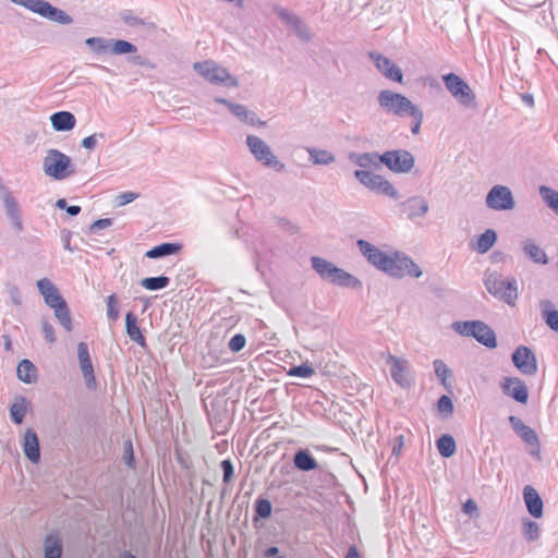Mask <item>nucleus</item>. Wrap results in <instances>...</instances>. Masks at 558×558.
I'll use <instances>...</instances> for the list:
<instances>
[{
	"instance_id": "nucleus-47",
	"label": "nucleus",
	"mask_w": 558,
	"mask_h": 558,
	"mask_svg": "<svg viewBox=\"0 0 558 558\" xmlns=\"http://www.w3.org/2000/svg\"><path fill=\"white\" fill-rule=\"evenodd\" d=\"M522 533L529 542L536 541L539 537V526L530 519H523Z\"/></svg>"
},
{
	"instance_id": "nucleus-57",
	"label": "nucleus",
	"mask_w": 558,
	"mask_h": 558,
	"mask_svg": "<svg viewBox=\"0 0 558 558\" xmlns=\"http://www.w3.org/2000/svg\"><path fill=\"white\" fill-rule=\"evenodd\" d=\"M138 196H140L138 193L123 192V193H121V194L116 196V201H114L116 202V206L121 207V206H124L126 204H130L133 201H135Z\"/></svg>"
},
{
	"instance_id": "nucleus-33",
	"label": "nucleus",
	"mask_w": 558,
	"mask_h": 558,
	"mask_svg": "<svg viewBox=\"0 0 558 558\" xmlns=\"http://www.w3.org/2000/svg\"><path fill=\"white\" fill-rule=\"evenodd\" d=\"M542 316L546 325L554 331H558V311L549 300H542L539 303Z\"/></svg>"
},
{
	"instance_id": "nucleus-61",
	"label": "nucleus",
	"mask_w": 558,
	"mask_h": 558,
	"mask_svg": "<svg viewBox=\"0 0 558 558\" xmlns=\"http://www.w3.org/2000/svg\"><path fill=\"white\" fill-rule=\"evenodd\" d=\"M46 304L52 308H56L57 306L61 305L62 301H65L62 295L59 293L58 289H56V292H51L50 294H47L44 298Z\"/></svg>"
},
{
	"instance_id": "nucleus-12",
	"label": "nucleus",
	"mask_w": 558,
	"mask_h": 558,
	"mask_svg": "<svg viewBox=\"0 0 558 558\" xmlns=\"http://www.w3.org/2000/svg\"><path fill=\"white\" fill-rule=\"evenodd\" d=\"M383 165L393 173H409L415 165V157L407 149L387 150L383 154Z\"/></svg>"
},
{
	"instance_id": "nucleus-2",
	"label": "nucleus",
	"mask_w": 558,
	"mask_h": 558,
	"mask_svg": "<svg viewBox=\"0 0 558 558\" xmlns=\"http://www.w3.org/2000/svg\"><path fill=\"white\" fill-rule=\"evenodd\" d=\"M313 269L319 275L323 280H326L332 284L343 287V288H352V289H361L362 282L356 277L352 276L348 271L342 268L337 267L329 260H326L318 256H313L311 258Z\"/></svg>"
},
{
	"instance_id": "nucleus-8",
	"label": "nucleus",
	"mask_w": 558,
	"mask_h": 558,
	"mask_svg": "<svg viewBox=\"0 0 558 558\" xmlns=\"http://www.w3.org/2000/svg\"><path fill=\"white\" fill-rule=\"evenodd\" d=\"M246 145L258 162L276 171L283 170L284 163L277 158L264 140L256 135H247Z\"/></svg>"
},
{
	"instance_id": "nucleus-16",
	"label": "nucleus",
	"mask_w": 558,
	"mask_h": 558,
	"mask_svg": "<svg viewBox=\"0 0 558 558\" xmlns=\"http://www.w3.org/2000/svg\"><path fill=\"white\" fill-rule=\"evenodd\" d=\"M0 195L5 208V214L11 222V226L17 231H23V223L21 218L20 206L12 193L7 187L0 184Z\"/></svg>"
},
{
	"instance_id": "nucleus-29",
	"label": "nucleus",
	"mask_w": 558,
	"mask_h": 558,
	"mask_svg": "<svg viewBox=\"0 0 558 558\" xmlns=\"http://www.w3.org/2000/svg\"><path fill=\"white\" fill-rule=\"evenodd\" d=\"M125 329L129 338L141 345L146 347V339L143 336L140 327L137 326V317L133 312H128L125 315Z\"/></svg>"
},
{
	"instance_id": "nucleus-31",
	"label": "nucleus",
	"mask_w": 558,
	"mask_h": 558,
	"mask_svg": "<svg viewBox=\"0 0 558 558\" xmlns=\"http://www.w3.org/2000/svg\"><path fill=\"white\" fill-rule=\"evenodd\" d=\"M16 376L25 384H33L37 379V368L29 360L24 359L16 367Z\"/></svg>"
},
{
	"instance_id": "nucleus-51",
	"label": "nucleus",
	"mask_w": 558,
	"mask_h": 558,
	"mask_svg": "<svg viewBox=\"0 0 558 558\" xmlns=\"http://www.w3.org/2000/svg\"><path fill=\"white\" fill-rule=\"evenodd\" d=\"M453 403L450 397L442 395L437 401V410L439 413L445 414L446 416L451 415L453 413Z\"/></svg>"
},
{
	"instance_id": "nucleus-23",
	"label": "nucleus",
	"mask_w": 558,
	"mask_h": 558,
	"mask_svg": "<svg viewBox=\"0 0 558 558\" xmlns=\"http://www.w3.org/2000/svg\"><path fill=\"white\" fill-rule=\"evenodd\" d=\"M523 499L526 509L532 517L538 519L543 515L544 504L539 494L533 486L526 485L523 488Z\"/></svg>"
},
{
	"instance_id": "nucleus-13",
	"label": "nucleus",
	"mask_w": 558,
	"mask_h": 558,
	"mask_svg": "<svg viewBox=\"0 0 558 558\" xmlns=\"http://www.w3.org/2000/svg\"><path fill=\"white\" fill-rule=\"evenodd\" d=\"M486 205L494 210H511L515 202L508 186L495 185L486 195Z\"/></svg>"
},
{
	"instance_id": "nucleus-5",
	"label": "nucleus",
	"mask_w": 558,
	"mask_h": 558,
	"mask_svg": "<svg viewBox=\"0 0 558 558\" xmlns=\"http://www.w3.org/2000/svg\"><path fill=\"white\" fill-rule=\"evenodd\" d=\"M377 101L385 112L398 117H407L417 107L404 95L390 89L379 92Z\"/></svg>"
},
{
	"instance_id": "nucleus-40",
	"label": "nucleus",
	"mask_w": 558,
	"mask_h": 558,
	"mask_svg": "<svg viewBox=\"0 0 558 558\" xmlns=\"http://www.w3.org/2000/svg\"><path fill=\"white\" fill-rule=\"evenodd\" d=\"M85 45L95 54H106L110 53L111 38L89 37L85 40Z\"/></svg>"
},
{
	"instance_id": "nucleus-6",
	"label": "nucleus",
	"mask_w": 558,
	"mask_h": 558,
	"mask_svg": "<svg viewBox=\"0 0 558 558\" xmlns=\"http://www.w3.org/2000/svg\"><path fill=\"white\" fill-rule=\"evenodd\" d=\"M15 4H20L27 10L39 14L40 16L59 23L61 25H69L73 22L71 15L65 11L53 7L51 3L45 0H11Z\"/></svg>"
},
{
	"instance_id": "nucleus-42",
	"label": "nucleus",
	"mask_w": 558,
	"mask_h": 558,
	"mask_svg": "<svg viewBox=\"0 0 558 558\" xmlns=\"http://www.w3.org/2000/svg\"><path fill=\"white\" fill-rule=\"evenodd\" d=\"M310 160L314 165H330L336 160L335 155L326 149L311 148L308 149Z\"/></svg>"
},
{
	"instance_id": "nucleus-41",
	"label": "nucleus",
	"mask_w": 558,
	"mask_h": 558,
	"mask_svg": "<svg viewBox=\"0 0 558 558\" xmlns=\"http://www.w3.org/2000/svg\"><path fill=\"white\" fill-rule=\"evenodd\" d=\"M137 52V47L123 39L111 38L110 54L122 56V54H134Z\"/></svg>"
},
{
	"instance_id": "nucleus-59",
	"label": "nucleus",
	"mask_w": 558,
	"mask_h": 558,
	"mask_svg": "<svg viewBox=\"0 0 558 558\" xmlns=\"http://www.w3.org/2000/svg\"><path fill=\"white\" fill-rule=\"evenodd\" d=\"M41 331H43L44 338L49 343H53L56 341L54 329H53L52 325L46 318L41 319Z\"/></svg>"
},
{
	"instance_id": "nucleus-22",
	"label": "nucleus",
	"mask_w": 558,
	"mask_h": 558,
	"mask_svg": "<svg viewBox=\"0 0 558 558\" xmlns=\"http://www.w3.org/2000/svg\"><path fill=\"white\" fill-rule=\"evenodd\" d=\"M508 421L513 432L522 439V441L527 446L537 445V440L539 438L536 432L532 427L525 425L520 417L510 415Z\"/></svg>"
},
{
	"instance_id": "nucleus-28",
	"label": "nucleus",
	"mask_w": 558,
	"mask_h": 558,
	"mask_svg": "<svg viewBox=\"0 0 558 558\" xmlns=\"http://www.w3.org/2000/svg\"><path fill=\"white\" fill-rule=\"evenodd\" d=\"M522 251L524 255L536 264L546 265L548 257L543 248H541L533 240L526 239L522 241Z\"/></svg>"
},
{
	"instance_id": "nucleus-9",
	"label": "nucleus",
	"mask_w": 558,
	"mask_h": 558,
	"mask_svg": "<svg viewBox=\"0 0 558 558\" xmlns=\"http://www.w3.org/2000/svg\"><path fill=\"white\" fill-rule=\"evenodd\" d=\"M444 84L451 96L464 107H475L476 97L469 84L454 73L442 76Z\"/></svg>"
},
{
	"instance_id": "nucleus-35",
	"label": "nucleus",
	"mask_w": 558,
	"mask_h": 558,
	"mask_svg": "<svg viewBox=\"0 0 558 558\" xmlns=\"http://www.w3.org/2000/svg\"><path fill=\"white\" fill-rule=\"evenodd\" d=\"M434 372L440 384L445 387L446 390L451 391L452 381L448 380V378L452 377V371L446 365L442 360H434L433 362Z\"/></svg>"
},
{
	"instance_id": "nucleus-32",
	"label": "nucleus",
	"mask_w": 558,
	"mask_h": 558,
	"mask_svg": "<svg viewBox=\"0 0 558 558\" xmlns=\"http://www.w3.org/2000/svg\"><path fill=\"white\" fill-rule=\"evenodd\" d=\"M231 112L240 119L242 122L248 125H265V122L259 120L254 111L248 110L245 106L240 104H234L231 106Z\"/></svg>"
},
{
	"instance_id": "nucleus-15",
	"label": "nucleus",
	"mask_w": 558,
	"mask_h": 558,
	"mask_svg": "<svg viewBox=\"0 0 558 558\" xmlns=\"http://www.w3.org/2000/svg\"><path fill=\"white\" fill-rule=\"evenodd\" d=\"M356 245L369 264L385 272L390 255L386 254L366 240H357Z\"/></svg>"
},
{
	"instance_id": "nucleus-50",
	"label": "nucleus",
	"mask_w": 558,
	"mask_h": 558,
	"mask_svg": "<svg viewBox=\"0 0 558 558\" xmlns=\"http://www.w3.org/2000/svg\"><path fill=\"white\" fill-rule=\"evenodd\" d=\"M314 368L307 363H303L296 366H292L288 371L289 376L308 378L314 374Z\"/></svg>"
},
{
	"instance_id": "nucleus-30",
	"label": "nucleus",
	"mask_w": 558,
	"mask_h": 558,
	"mask_svg": "<svg viewBox=\"0 0 558 558\" xmlns=\"http://www.w3.org/2000/svg\"><path fill=\"white\" fill-rule=\"evenodd\" d=\"M294 466L303 472H310L318 466L316 459L307 449H300L293 457Z\"/></svg>"
},
{
	"instance_id": "nucleus-54",
	"label": "nucleus",
	"mask_w": 558,
	"mask_h": 558,
	"mask_svg": "<svg viewBox=\"0 0 558 558\" xmlns=\"http://www.w3.org/2000/svg\"><path fill=\"white\" fill-rule=\"evenodd\" d=\"M409 116L413 118V125L411 126V132L414 135H416L420 133L421 124L424 119V113L418 107H416L413 111H411Z\"/></svg>"
},
{
	"instance_id": "nucleus-63",
	"label": "nucleus",
	"mask_w": 558,
	"mask_h": 558,
	"mask_svg": "<svg viewBox=\"0 0 558 558\" xmlns=\"http://www.w3.org/2000/svg\"><path fill=\"white\" fill-rule=\"evenodd\" d=\"M112 226V219L110 218H102L94 221L89 227L90 233H96L98 230L105 229Z\"/></svg>"
},
{
	"instance_id": "nucleus-19",
	"label": "nucleus",
	"mask_w": 558,
	"mask_h": 558,
	"mask_svg": "<svg viewBox=\"0 0 558 558\" xmlns=\"http://www.w3.org/2000/svg\"><path fill=\"white\" fill-rule=\"evenodd\" d=\"M387 362L392 363L390 373L395 383L403 388H409L412 385V378L407 369V361L389 354Z\"/></svg>"
},
{
	"instance_id": "nucleus-36",
	"label": "nucleus",
	"mask_w": 558,
	"mask_h": 558,
	"mask_svg": "<svg viewBox=\"0 0 558 558\" xmlns=\"http://www.w3.org/2000/svg\"><path fill=\"white\" fill-rule=\"evenodd\" d=\"M45 558H61L62 542L59 536L49 534L44 544Z\"/></svg>"
},
{
	"instance_id": "nucleus-7",
	"label": "nucleus",
	"mask_w": 558,
	"mask_h": 558,
	"mask_svg": "<svg viewBox=\"0 0 558 558\" xmlns=\"http://www.w3.org/2000/svg\"><path fill=\"white\" fill-rule=\"evenodd\" d=\"M388 260L385 272L391 277L403 278L404 276H410L420 278L422 276L420 266L402 252H393Z\"/></svg>"
},
{
	"instance_id": "nucleus-49",
	"label": "nucleus",
	"mask_w": 558,
	"mask_h": 558,
	"mask_svg": "<svg viewBox=\"0 0 558 558\" xmlns=\"http://www.w3.org/2000/svg\"><path fill=\"white\" fill-rule=\"evenodd\" d=\"M124 23L131 27H136V26H144L147 31H155L156 29V24L153 23V22H147L141 17H137L135 15H132V14H124L122 16Z\"/></svg>"
},
{
	"instance_id": "nucleus-25",
	"label": "nucleus",
	"mask_w": 558,
	"mask_h": 558,
	"mask_svg": "<svg viewBox=\"0 0 558 558\" xmlns=\"http://www.w3.org/2000/svg\"><path fill=\"white\" fill-rule=\"evenodd\" d=\"M349 160L361 168H371L379 169L380 165H383V154H378L375 151L372 153H350Z\"/></svg>"
},
{
	"instance_id": "nucleus-26",
	"label": "nucleus",
	"mask_w": 558,
	"mask_h": 558,
	"mask_svg": "<svg viewBox=\"0 0 558 558\" xmlns=\"http://www.w3.org/2000/svg\"><path fill=\"white\" fill-rule=\"evenodd\" d=\"M51 125L57 132H66L74 129L76 119L70 111H58L50 116Z\"/></svg>"
},
{
	"instance_id": "nucleus-64",
	"label": "nucleus",
	"mask_w": 558,
	"mask_h": 558,
	"mask_svg": "<svg viewBox=\"0 0 558 558\" xmlns=\"http://www.w3.org/2000/svg\"><path fill=\"white\" fill-rule=\"evenodd\" d=\"M129 61L137 66H145L149 69H154V64L145 57L140 54H134L129 58Z\"/></svg>"
},
{
	"instance_id": "nucleus-18",
	"label": "nucleus",
	"mask_w": 558,
	"mask_h": 558,
	"mask_svg": "<svg viewBox=\"0 0 558 558\" xmlns=\"http://www.w3.org/2000/svg\"><path fill=\"white\" fill-rule=\"evenodd\" d=\"M369 57L374 60L376 68L385 77L397 83H402V71L390 59L377 52H371Z\"/></svg>"
},
{
	"instance_id": "nucleus-34",
	"label": "nucleus",
	"mask_w": 558,
	"mask_h": 558,
	"mask_svg": "<svg viewBox=\"0 0 558 558\" xmlns=\"http://www.w3.org/2000/svg\"><path fill=\"white\" fill-rule=\"evenodd\" d=\"M181 245L178 243H162L154 246L145 253V256L148 258H161L165 256H170L180 252Z\"/></svg>"
},
{
	"instance_id": "nucleus-11",
	"label": "nucleus",
	"mask_w": 558,
	"mask_h": 558,
	"mask_svg": "<svg viewBox=\"0 0 558 558\" xmlns=\"http://www.w3.org/2000/svg\"><path fill=\"white\" fill-rule=\"evenodd\" d=\"M195 72L213 84L227 83L228 86L238 87L239 82L231 76L226 68L218 65L211 60L195 62L193 65Z\"/></svg>"
},
{
	"instance_id": "nucleus-38",
	"label": "nucleus",
	"mask_w": 558,
	"mask_h": 558,
	"mask_svg": "<svg viewBox=\"0 0 558 558\" xmlns=\"http://www.w3.org/2000/svg\"><path fill=\"white\" fill-rule=\"evenodd\" d=\"M497 241V233L493 229H487L484 233H482L474 246V250L480 254H485L488 252Z\"/></svg>"
},
{
	"instance_id": "nucleus-27",
	"label": "nucleus",
	"mask_w": 558,
	"mask_h": 558,
	"mask_svg": "<svg viewBox=\"0 0 558 558\" xmlns=\"http://www.w3.org/2000/svg\"><path fill=\"white\" fill-rule=\"evenodd\" d=\"M473 338L476 339L477 342L482 343L483 345L489 349H495L497 347L495 331L484 322H478Z\"/></svg>"
},
{
	"instance_id": "nucleus-58",
	"label": "nucleus",
	"mask_w": 558,
	"mask_h": 558,
	"mask_svg": "<svg viewBox=\"0 0 558 558\" xmlns=\"http://www.w3.org/2000/svg\"><path fill=\"white\" fill-rule=\"evenodd\" d=\"M37 288L40 294L45 298L47 294H50L51 292H56L54 284L47 278L39 279L37 281Z\"/></svg>"
},
{
	"instance_id": "nucleus-48",
	"label": "nucleus",
	"mask_w": 558,
	"mask_h": 558,
	"mask_svg": "<svg viewBox=\"0 0 558 558\" xmlns=\"http://www.w3.org/2000/svg\"><path fill=\"white\" fill-rule=\"evenodd\" d=\"M539 193L548 207L558 215V192L547 186H541Z\"/></svg>"
},
{
	"instance_id": "nucleus-1",
	"label": "nucleus",
	"mask_w": 558,
	"mask_h": 558,
	"mask_svg": "<svg viewBox=\"0 0 558 558\" xmlns=\"http://www.w3.org/2000/svg\"><path fill=\"white\" fill-rule=\"evenodd\" d=\"M313 269L319 275L323 280H326L332 284L343 287V288H352V289H361L362 282L356 277L352 276L348 271L342 268L337 267L329 260H326L318 256H313L311 258Z\"/></svg>"
},
{
	"instance_id": "nucleus-14",
	"label": "nucleus",
	"mask_w": 558,
	"mask_h": 558,
	"mask_svg": "<svg viewBox=\"0 0 558 558\" xmlns=\"http://www.w3.org/2000/svg\"><path fill=\"white\" fill-rule=\"evenodd\" d=\"M512 362L514 366L524 375H535L537 372L536 357L533 351L525 347L519 345L512 353Z\"/></svg>"
},
{
	"instance_id": "nucleus-60",
	"label": "nucleus",
	"mask_w": 558,
	"mask_h": 558,
	"mask_svg": "<svg viewBox=\"0 0 558 558\" xmlns=\"http://www.w3.org/2000/svg\"><path fill=\"white\" fill-rule=\"evenodd\" d=\"M98 138L100 140H105V134L104 133H95V134H92L85 138H83L82 141V147H84L85 149H94L98 143Z\"/></svg>"
},
{
	"instance_id": "nucleus-55",
	"label": "nucleus",
	"mask_w": 558,
	"mask_h": 558,
	"mask_svg": "<svg viewBox=\"0 0 558 558\" xmlns=\"http://www.w3.org/2000/svg\"><path fill=\"white\" fill-rule=\"evenodd\" d=\"M276 13L283 22L291 26H296L300 24V19L283 8L276 9Z\"/></svg>"
},
{
	"instance_id": "nucleus-20",
	"label": "nucleus",
	"mask_w": 558,
	"mask_h": 558,
	"mask_svg": "<svg viewBox=\"0 0 558 558\" xmlns=\"http://www.w3.org/2000/svg\"><path fill=\"white\" fill-rule=\"evenodd\" d=\"M22 449L25 457L33 463L40 461L39 438L33 428H27L22 440Z\"/></svg>"
},
{
	"instance_id": "nucleus-4",
	"label": "nucleus",
	"mask_w": 558,
	"mask_h": 558,
	"mask_svg": "<svg viewBox=\"0 0 558 558\" xmlns=\"http://www.w3.org/2000/svg\"><path fill=\"white\" fill-rule=\"evenodd\" d=\"M43 168L45 173L54 180H63L75 173L71 158L54 148L47 150Z\"/></svg>"
},
{
	"instance_id": "nucleus-62",
	"label": "nucleus",
	"mask_w": 558,
	"mask_h": 558,
	"mask_svg": "<svg viewBox=\"0 0 558 558\" xmlns=\"http://www.w3.org/2000/svg\"><path fill=\"white\" fill-rule=\"evenodd\" d=\"M124 462L128 466H133L134 464V454H133V446L131 440H126L124 442V454H123Z\"/></svg>"
},
{
	"instance_id": "nucleus-44",
	"label": "nucleus",
	"mask_w": 558,
	"mask_h": 558,
	"mask_svg": "<svg viewBox=\"0 0 558 558\" xmlns=\"http://www.w3.org/2000/svg\"><path fill=\"white\" fill-rule=\"evenodd\" d=\"M54 310V316L59 320L60 325L66 330H72V318L71 313L69 311L68 304L65 301H62L61 305L57 306Z\"/></svg>"
},
{
	"instance_id": "nucleus-37",
	"label": "nucleus",
	"mask_w": 558,
	"mask_h": 558,
	"mask_svg": "<svg viewBox=\"0 0 558 558\" xmlns=\"http://www.w3.org/2000/svg\"><path fill=\"white\" fill-rule=\"evenodd\" d=\"M436 447L439 454L444 458H450L456 453L457 445L454 438L449 434L441 435L436 440Z\"/></svg>"
},
{
	"instance_id": "nucleus-17",
	"label": "nucleus",
	"mask_w": 558,
	"mask_h": 558,
	"mask_svg": "<svg viewBox=\"0 0 558 558\" xmlns=\"http://www.w3.org/2000/svg\"><path fill=\"white\" fill-rule=\"evenodd\" d=\"M502 392L517 402L525 404L529 400V390L524 381L518 377H505L500 384Z\"/></svg>"
},
{
	"instance_id": "nucleus-52",
	"label": "nucleus",
	"mask_w": 558,
	"mask_h": 558,
	"mask_svg": "<svg viewBox=\"0 0 558 558\" xmlns=\"http://www.w3.org/2000/svg\"><path fill=\"white\" fill-rule=\"evenodd\" d=\"M107 316L110 320H117L119 317V305L116 294L107 298Z\"/></svg>"
},
{
	"instance_id": "nucleus-21",
	"label": "nucleus",
	"mask_w": 558,
	"mask_h": 558,
	"mask_svg": "<svg viewBox=\"0 0 558 558\" xmlns=\"http://www.w3.org/2000/svg\"><path fill=\"white\" fill-rule=\"evenodd\" d=\"M77 356L82 374L86 381V386L90 388L92 385L95 384V375L88 347L85 342H80L77 344Z\"/></svg>"
},
{
	"instance_id": "nucleus-39",
	"label": "nucleus",
	"mask_w": 558,
	"mask_h": 558,
	"mask_svg": "<svg viewBox=\"0 0 558 558\" xmlns=\"http://www.w3.org/2000/svg\"><path fill=\"white\" fill-rule=\"evenodd\" d=\"M28 401L25 397H17L15 402L10 407V416L14 424L20 425L23 423L27 412Z\"/></svg>"
},
{
	"instance_id": "nucleus-53",
	"label": "nucleus",
	"mask_w": 558,
	"mask_h": 558,
	"mask_svg": "<svg viewBox=\"0 0 558 558\" xmlns=\"http://www.w3.org/2000/svg\"><path fill=\"white\" fill-rule=\"evenodd\" d=\"M245 344H246L245 336L242 333H236L229 340L228 348L230 349V351L238 353L244 349Z\"/></svg>"
},
{
	"instance_id": "nucleus-56",
	"label": "nucleus",
	"mask_w": 558,
	"mask_h": 558,
	"mask_svg": "<svg viewBox=\"0 0 558 558\" xmlns=\"http://www.w3.org/2000/svg\"><path fill=\"white\" fill-rule=\"evenodd\" d=\"M220 466H221V470L223 473V475H222L223 483L225 484L230 483L234 476V468H233L231 460H229V459L222 460L220 463Z\"/></svg>"
},
{
	"instance_id": "nucleus-24",
	"label": "nucleus",
	"mask_w": 558,
	"mask_h": 558,
	"mask_svg": "<svg viewBox=\"0 0 558 558\" xmlns=\"http://www.w3.org/2000/svg\"><path fill=\"white\" fill-rule=\"evenodd\" d=\"M409 219L423 217L429 209L428 202L423 196H412L401 204Z\"/></svg>"
},
{
	"instance_id": "nucleus-10",
	"label": "nucleus",
	"mask_w": 558,
	"mask_h": 558,
	"mask_svg": "<svg viewBox=\"0 0 558 558\" xmlns=\"http://www.w3.org/2000/svg\"><path fill=\"white\" fill-rule=\"evenodd\" d=\"M354 177L361 184L377 194H381L393 199H398L400 197L399 192L395 186L380 174H376L367 170H355Z\"/></svg>"
},
{
	"instance_id": "nucleus-3",
	"label": "nucleus",
	"mask_w": 558,
	"mask_h": 558,
	"mask_svg": "<svg viewBox=\"0 0 558 558\" xmlns=\"http://www.w3.org/2000/svg\"><path fill=\"white\" fill-rule=\"evenodd\" d=\"M489 294L508 305L513 306L518 299V283L514 278L505 279L496 270H486L483 279Z\"/></svg>"
},
{
	"instance_id": "nucleus-45",
	"label": "nucleus",
	"mask_w": 558,
	"mask_h": 558,
	"mask_svg": "<svg viewBox=\"0 0 558 558\" xmlns=\"http://www.w3.org/2000/svg\"><path fill=\"white\" fill-rule=\"evenodd\" d=\"M255 515L254 521L256 522L258 519H268L272 512L271 502L266 498H258L254 505Z\"/></svg>"
},
{
	"instance_id": "nucleus-43",
	"label": "nucleus",
	"mask_w": 558,
	"mask_h": 558,
	"mask_svg": "<svg viewBox=\"0 0 558 558\" xmlns=\"http://www.w3.org/2000/svg\"><path fill=\"white\" fill-rule=\"evenodd\" d=\"M141 286L149 291H157L165 289L170 283V278L167 276L147 277L141 280Z\"/></svg>"
},
{
	"instance_id": "nucleus-46",
	"label": "nucleus",
	"mask_w": 558,
	"mask_h": 558,
	"mask_svg": "<svg viewBox=\"0 0 558 558\" xmlns=\"http://www.w3.org/2000/svg\"><path fill=\"white\" fill-rule=\"evenodd\" d=\"M480 320H465V322H454L452 324V329L463 336V337H472L475 332V328H477V324Z\"/></svg>"
}]
</instances>
